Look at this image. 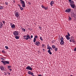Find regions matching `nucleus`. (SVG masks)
I'll return each mask as SVG.
<instances>
[{"instance_id": "1", "label": "nucleus", "mask_w": 76, "mask_h": 76, "mask_svg": "<svg viewBox=\"0 0 76 76\" xmlns=\"http://www.w3.org/2000/svg\"><path fill=\"white\" fill-rule=\"evenodd\" d=\"M1 62L2 63L4 64V65H6V64H9L10 62L9 61H1Z\"/></svg>"}, {"instance_id": "2", "label": "nucleus", "mask_w": 76, "mask_h": 76, "mask_svg": "<svg viewBox=\"0 0 76 76\" xmlns=\"http://www.w3.org/2000/svg\"><path fill=\"white\" fill-rule=\"evenodd\" d=\"M47 49H49V50H48V53H49V54H50V55H51V54H52V53L51 52L50 49H51V50H52V48L51 47H50V48H47Z\"/></svg>"}, {"instance_id": "3", "label": "nucleus", "mask_w": 76, "mask_h": 76, "mask_svg": "<svg viewBox=\"0 0 76 76\" xmlns=\"http://www.w3.org/2000/svg\"><path fill=\"white\" fill-rule=\"evenodd\" d=\"M20 3L22 4L23 7H25V1H20Z\"/></svg>"}, {"instance_id": "4", "label": "nucleus", "mask_w": 76, "mask_h": 76, "mask_svg": "<svg viewBox=\"0 0 76 76\" xmlns=\"http://www.w3.org/2000/svg\"><path fill=\"white\" fill-rule=\"evenodd\" d=\"M13 34L15 36H18L19 35L18 31H15L13 32Z\"/></svg>"}, {"instance_id": "5", "label": "nucleus", "mask_w": 76, "mask_h": 76, "mask_svg": "<svg viewBox=\"0 0 76 76\" xmlns=\"http://www.w3.org/2000/svg\"><path fill=\"white\" fill-rule=\"evenodd\" d=\"M71 16L72 17V18L75 17V14H74V12L73 11H72L71 12Z\"/></svg>"}, {"instance_id": "6", "label": "nucleus", "mask_w": 76, "mask_h": 76, "mask_svg": "<svg viewBox=\"0 0 76 76\" xmlns=\"http://www.w3.org/2000/svg\"><path fill=\"white\" fill-rule=\"evenodd\" d=\"M69 41L70 42H75V41H74V39L72 37L70 38Z\"/></svg>"}, {"instance_id": "7", "label": "nucleus", "mask_w": 76, "mask_h": 76, "mask_svg": "<svg viewBox=\"0 0 76 76\" xmlns=\"http://www.w3.org/2000/svg\"><path fill=\"white\" fill-rule=\"evenodd\" d=\"M15 15L17 17H19V12H15Z\"/></svg>"}, {"instance_id": "8", "label": "nucleus", "mask_w": 76, "mask_h": 76, "mask_svg": "<svg viewBox=\"0 0 76 76\" xmlns=\"http://www.w3.org/2000/svg\"><path fill=\"white\" fill-rule=\"evenodd\" d=\"M26 69L27 70H32V68L29 66H28L26 67Z\"/></svg>"}, {"instance_id": "9", "label": "nucleus", "mask_w": 76, "mask_h": 76, "mask_svg": "<svg viewBox=\"0 0 76 76\" xmlns=\"http://www.w3.org/2000/svg\"><path fill=\"white\" fill-rule=\"evenodd\" d=\"M0 68L1 69V70L2 71H4V70H5V68L3 67V66H0Z\"/></svg>"}, {"instance_id": "10", "label": "nucleus", "mask_w": 76, "mask_h": 76, "mask_svg": "<svg viewBox=\"0 0 76 76\" xmlns=\"http://www.w3.org/2000/svg\"><path fill=\"white\" fill-rule=\"evenodd\" d=\"M30 38V36H29V34H27V37L26 38H24V39H26V40H28V39Z\"/></svg>"}, {"instance_id": "11", "label": "nucleus", "mask_w": 76, "mask_h": 76, "mask_svg": "<svg viewBox=\"0 0 76 76\" xmlns=\"http://www.w3.org/2000/svg\"><path fill=\"white\" fill-rule=\"evenodd\" d=\"M65 12H66L67 13H69L71 12V9H68L67 10H66L65 11Z\"/></svg>"}, {"instance_id": "12", "label": "nucleus", "mask_w": 76, "mask_h": 76, "mask_svg": "<svg viewBox=\"0 0 76 76\" xmlns=\"http://www.w3.org/2000/svg\"><path fill=\"white\" fill-rule=\"evenodd\" d=\"M40 44H41V43H40L39 42H36L35 44V45H36L39 46L40 45Z\"/></svg>"}, {"instance_id": "13", "label": "nucleus", "mask_w": 76, "mask_h": 76, "mask_svg": "<svg viewBox=\"0 0 76 76\" xmlns=\"http://www.w3.org/2000/svg\"><path fill=\"white\" fill-rule=\"evenodd\" d=\"M66 39H67V40H69V39H70V37L68 36V35H66Z\"/></svg>"}, {"instance_id": "14", "label": "nucleus", "mask_w": 76, "mask_h": 76, "mask_svg": "<svg viewBox=\"0 0 76 76\" xmlns=\"http://www.w3.org/2000/svg\"><path fill=\"white\" fill-rule=\"evenodd\" d=\"M70 5L71 6V7L73 9H75V8L76 7L75 4H73V5Z\"/></svg>"}, {"instance_id": "15", "label": "nucleus", "mask_w": 76, "mask_h": 76, "mask_svg": "<svg viewBox=\"0 0 76 76\" xmlns=\"http://www.w3.org/2000/svg\"><path fill=\"white\" fill-rule=\"evenodd\" d=\"M50 4L51 6H53V5L54 4V2L53 1H51Z\"/></svg>"}, {"instance_id": "16", "label": "nucleus", "mask_w": 76, "mask_h": 76, "mask_svg": "<svg viewBox=\"0 0 76 76\" xmlns=\"http://www.w3.org/2000/svg\"><path fill=\"white\" fill-rule=\"evenodd\" d=\"M11 27L12 28V29H13V28H15L16 27H15V25L13 24L11 25Z\"/></svg>"}, {"instance_id": "17", "label": "nucleus", "mask_w": 76, "mask_h": 76, "mask_svg": "<svg viewBox=\"0 0 76 76\" xmlns=\"http://www.w3.org/2000/svg\"><path fill=\"white\" fill-rule=\"evenodd\" d=\"M70 5H72L74 4V1H72L71 2H70Z\"/></svg>"}, {"instance_id": "18", "label": "nucleus", "mask_w": 76, "mask_h": 76, "mask_svg": "<svg viewBox=\"0 0 76 76\" xmlns=\"http://www.w3.org/2000/svg\"><path fill=\"white\" fill-rule=\"evenodd\" d=\"M64 43V41H61L60 42V44H61V45H63Z\"/></svg>"}, {"instance_id": "19", "label": "nucleus", "mask_w": 76, "mask_h": 76, "mask_svg": "<svg viewBox=\"0 0 76 76\" xmlns=\"http://www.w3.org/2000/svg\"><path fill=\"white\" fill-rule=\"evenodd\" d=\"M52 47L53 49H54L55 48H56V46L55 45H52Z\"/></svg>"}, {"instance_id": "20", "label": "nucleus", "mask_w": 76, "mask_h": 76, "mask_svg": "<svg viewBox=\"0 0 76 76\" xmlns=\"http://www.w3.org/2000/svg\"><path fill=\"white\" fill-rule=\"evenodd\" d=\"M3 27V23H0V28H2Z\"/></svg>"}, {"instance_id": "21", "label": "nucleus", "mask_w": 76, "mask_h": 76, "mask_svg": "<svg viewBox=\"0 0 76 76\" xmlns=\"http://www.w3.org/2000/svg\"><path fill=\"white\" fill-rule=\"evenodd\" d=\"M61 41H64V39H63V37H61Z\"/></svg>"}, {"instance_id": "22", "label": "nucleus", "mask_w": 76, "mask_h": 76, "mask_svg": "<svg viewBox=\"0 0 76 76\" xmlns=\"http://www.w3.org/2000/svg\"><path fill=\"white\" fill-rule=\"evenodd\" d=\"M15 38L16 39H18L19 38V37L18 36H16Z\"/></svg>"}, {"instance_id": "23", "label": "nucleus", "mask_w": 76, "mask_h": 76, "mask_svg": "<svg viewBox=\"0 0 76 76\" xmlns=\"http://www.w3.org/2000/svg\"><path fill=\"white\" fill-rule=\"evenodd\" d=\"M55 50L56 51H57L58 50V48H56L55 49Z\"/></svg>"}, {"instance_id": "24", "label": "nucleus", "mask_w": 76, "mask_h": 76, "mask_svg": "<svg viewBox=\"0 0 76 76\" xmlns=\"http://www.w3.org/2000/svg\"><path fill=\"white\" fill-rule=\"evenodd\" d=\"M11 67H12V66H8V68L9 69H11Z\"/></svg>"}, {"instance_id": "25", "label": "nucleus", "mask_w": 76, "mask_h": 76, "mask_svg": "<svg viewBox=\"0 0 76 76\" xmlns=\"http://www.w3.org/2000/svg\"><path fill=\"white\" fill-rule=\"evenodd\" d=\"M34 38L35 39H37V38H38V36H35Z\"/></svg>"}, {"instance_id": "26", "label": "nucleus", "mask_w": 76, "mask_h": 76, "mask_svg": "<svg viewBox=\"0 0 76 76\" xmlns=\"http://www.w3.org/2000/svg\"><path fill=\"white\" fill-rule=\"evenodd\" d=\"M69 20H72V18H70V17H69Z\"/></svg>"}, {"instance_id": "27", "label": "nucleus", "mask_w": 76, "mask_h": 76, "mask_svg": "<svg viewBox=\"0 0 76 76\" xmlns=\"http://www.w3.org/2000/svg\"><path fill=\"white\" fill-rule=\"evenodd\" d=\"M20 9L21 10H23V8L22 7H20Z\"/></svg>"}, {"instance_id": "28", "label": "nucleus", "mask_w": 76, "mask_h": 76, "mask_svg": "<svg viewBox=\"0 0 76 76\" xmlns=\"http://www.w3.org/2000/svg\"><path fill=\"white\" fill-rule=\"evenodd\" d=\"M22 31H24V32H25V31H26V30H25V29L23 28H22Z\"/></svg>"}, {"instance_id": "29", "label": "nucleus", "mask_w": 76, "mask_h": 76, "mask_svg": "<svg viewBox=\"0 0 76 76\" xmlns=\"http://www.w3.org/2000/svg\"><path fill=\"white\" fill-rule=\"evenodd\" d=\"M40 39L41 40V41H43V39H42V37H40Z\"/></svg>"}, {"instance_id": "30", "label": "nucleus", "mask_w": 76, "mask_h": 76, "mask_svg": "<svg viewBox=\"0 0 76 76\" xmlns=\"http://www.w3.org/2000/svg\"><path fill=\"white\" fill-rule=\"evenodd\" d=\"M33 41L34 42H35V41H36V39H35L34 38V40H33Z\"/></svg>"}, {"instance_id": "31", "label": "nucleus", "mask_w": 76, "mask_h": 76, "mask_svg": "<svg viewBox=\"0 0 76 76\" xmlns=\"http://www.w3.org/2000/svg\"><path fill=\"white\" fill-rule=\"evenodd\" d=\"M67 34H68V35H67L68 36L70 37V34L68 32Z\"/></svg>"}, {"instance_id": "32", "label": "nucleus", "mask_w": 76, "mask_h": 76, "mask_svg": "<svg viewBox=\"0 0 76 76\" xmlns=\"http://www.w3.org/2000/svg\"><path fill=\"white\" fill-rule=\"evenodd\" d=\"M1 9H3V7H2V6L0 7V10H1Z\"/></svg>"}, {"instance_id": "33", "label": "nucleus", "mask_w": 76, "mask_h": 76, "mask_svg": "<svg viewBox=\"0 0 76 76\" xmlns=\"http://www.w3.org/2000/svg\"><path fill=\"white\" fill-rule=\"evenodd\" d=\"M5 48H6V49H8V47H7V46H5Z\"/></svg>"}, {"instance_id": "34", "label": "nucleus", "mask_w": 76, "mask_h": 76, "mask_svg": "<svg viewBox=\"0 0 76 76\" xmlns=\"http://www.w3.org/2000/svg\"><path fill=\"white\" fill-rule=\"evenodd\" d=\"M31 71H29L28 72V74H29V75H31Z\"/></svg>"}, {"instance_id": "35", "label": "nucleus", "mask_w": 76, "mask_h": 76, "mask_svg": "<svg viewBox=\"0 0 76 76\" xmlns=\"http://www.w3.org/2000/svg\"><path fill=\"white\" fill-rule=\"evenodd\" d=\"M2 22L3 23V24H5V21H2Z\"/></svg>"}, {"instance_id": "36", "label": "nucleus", "mask_w": 76, "mask_h": 76, "mask_svg": "<svg viewBox=\"0 0 76 76\" xmlns=\"http://www.w3.org/2000/svg\"><path fill=\"white\" fill-rule=\"evenodd\" d=\"M45 45H44V44H42V48H44V47Z\"/></svg>"}, {"instance_id": "37", "label": "nucleus", "mask_w": 76, "mask_h": 76, "mask_svg": "<svg viewBox=\"0 0 76 76\" xmlns=\"http://www.w3.org/2000/svg\"><path fill=\"white\" fill-rule=\"evenodd\" d=\"M31 75H34V73L32 72H31V74H30Z\"/></svg>"}, {"instance_id": "38", "label": "nucleus", "mask_w": 76, "mask_h": 76, "mask_svg": "<svg viewBox=\"0 0 76 76\" xmlns=\"http://www.w3.org/2000/svg\"><path fill=\"white\" fill-rule=\"evenodd\" d=\"M5 4H6L7 5H8V3H7V2H5Z\"/></svg>"}, {"instance_id": "39", "label": "nucleus", "mask_w": 76, "mask_h": 76, "mask_svg": "<svg viewBox=\"0 0 76 76\" xmlns=\"http://www.w3.org/2000/svg\"><path fill=\"white\" fill-rule=\"evenodd\" d=\"M50 46H49V45H48V48H50Z\"/></svg>"}, {"instance_id": "40", "label": "nucleus", "mask_w": 76, "mask_h": 76, "mask_svg": "<svg viewBox=\"0 0 76 76\" xmlns=\"http://www.w3.org/2000/svg\"><path fill=\"white\" fill-rule=\"evenodd\" d=\"M42 8H44V7H44V6H43L42 5Z\"/></svg>"}, {"instance_id": "41", "label": "nucleus", "mask_w": 76, "mask_h": 76, "mask_svg": "<svg viewBox=\"0 0 76 76\" xmlns=\"http://www.w3.org/2000/svg\"><path fill=\"white\" fill-rule=\"evenodd\" d=\"M54 42H55V40H53V41H52V43H54Z\"/></svg>"}, {"instance_id": "42", "label": "nucleus", "mask_w": 76, "mask_h": 76, "mask_svg": "<svg viewBox=\"0 0 76 76\" xmlns=\"http://www.w3.org/2000/svg\"><path fill=\"white\" fill-rule=\"evenodd\" d=\"M44 9H45V10H47V8L45 7H44Z\"/></svg>"}, {"instance_id": "43", "label": "nucleus", "mask_w": 76, "mask_h": 76, "mask_svg": "<svg viewBox=\"0 0 76 76\" xmlns=\"http://www.w3.org/2000/svg\"><path fill=\"white\" fill-rule=\"evenodd\" d=\"M42 50L44 52V51H45V50L44 49H43Z\"/></svg>"}, {"instance_id": "44", "label": "nucleus", "mask_w": 76, "mask_h": 76, "mask_svg": "<svg viewBox=\"0 0 76 76\" xmlns=\"http://www.w3.org/2000/svg\"><path fill=\"white\" fill-rule=\"evenodd\" d=\"M31 38H33V36L31 35Z\"/></svg>"}, {"instance_id": "45", "label": "nucleus", "mask_w": 76, "mask_h": 76, "mask_svg": "<svg viewBox=\"0 0 76 76\" xmlns=\"http://www.w3.org/2000/svg\"><path fill=\"white\" fill-rule=\"evenodd\" d=\"M74 51H76V48H75L74 49Z\"/></svg>"}, {"instance_id": "46", "label": "nucleus", "mask_w": 76, "mask_h": 76, "mask_svg": "<svg viewBox=\"0 0 76 76\" xmlns=\"http://www.w3.org/2000/svg\"><path fill=\"white\" fill-rule=\"evenodd\" d=\"M38 76H43L42 75H39Z\"/></svg>"}, {"instance_id": "47", "label": "nucleus", "mask_w": 76, "mask_h": 76, "mask_svg": "<svg viewBox=\"0 0 76 76\" xmlns=\"http://www.w3.org/2000/svg\"><path fill=\"white\" fill-rule=\"evenodd\" d=\"M25 36V38H26H26H27V35H26V36Z\"/></svg>"}, {"instance_id": "48", "label": "nucleus", "mask_w": 76, "mask_h": 76, "mask_svg": "<svg viewBox=\"0 0 76 76\" xmlns=\"http://www.w3.org/2000/svg\"><path fill=\"white\" fill-rule=\"evenodd\" d=\"M2 53H4L5 52L4 51H3V50H2Z\"/></svg>"}, {"instance_id": "49", "label": "nucleus", "mask_w": 76, "mask_h": 76, "mask_svg": "<svg viewBox=\"0 0 76 76\" xmlns=\"http://www.w3.org/2000/svg\"><path fill=\"white\" fill-rule=\"evenodd\" d=\"M9 70H10V72H11V71H12V69H9Z\"/></svg>"}, {"instance_id": "50", "label": "nucleus", "mask_w": 76, "mask_h": 76, "mask_svg": "<svg viewBox=\"0 0 76 76\" xmlns=\"http://www.w3.org/2000/svg\"><path fill=\"white\" fill-rule=\"evenodd\" d=\"M69 1L70 2V1H72V0H69Z\"/></svg>"}, {"instance_id": "51", "label": "nucleus", "mask_w": 76, "mask_h": 76, "mask_svg": "<svg viewBox=\"0 0 76 76\" xmlns=\"http://www.w3.org/2000/svg\"><path fill=\"white\" fill-rule=\"evenodd\" d=\"M1 59H2V60H4V59H3V58H1Z\"/></svg>"}, {"instance_id": "52", "label": "nucleus", "mask_w": 76, "mask_h": 76, "mask_svg": "<svg viewBox=\"0 0 76 76\" xmlns=\"http://www.w3.org/2000/svg\"><path fill=\"white\" fill-rule=\"evenodd\" d=\"M29 39H30V40H31V38L30 37V38H29Z\"/></svg>"}, {"instance_id": "53", "label": "nucleus", "mask_w": 76, "mask_h": 76, "mask_svg": "<svg viewBox=\"0 0 76 76\" xmlns=\"http://www.w3.org/2000/svg\"><path fill=\"white\" fill-rule=\"evenodd\" d=\"M20 1H23V0H20Z\"/></svg>"}, {"instance_id": "54", "label": "nucleus", "mask_w": 76, "mask_h": 76, "mask_svg": "<svg viewBox=\"0 0 76 76\" xmlns=\"http://www.w3.org/2000/svg\"><path fill=\"white\" fill-rule=\"evenodd\" d=\"M8 74H9V75H10V73H9Z\"/></svg>"}, {"instance_id": "55", "label": "nucleus", "mask_w": 76, "mask_h": 76, "mask_svg": "<svg viewBox=\"0 0 76 76\" xmlns=\"http://www.w3.org/2000/svg\"><path fill=\"white\" fill-rule=\"evenodd\" d=\"M2 23V22L0 21V23Z\"/></svg>"}, {"instance_id": "56", "label": "nucleus", "mask_w": 76, "mask_h": 76, "mask_svg": "<svg viewBox=\"0 0 76 76\" xmlns=\"http://www.w3.org/2000/svg\"><path fill=\"white\" fill-rule=\"evenodd\" d=\"M23 37L24 38H25V36H24Z\"/></svg>"}, {"instance_id": "57", "label": "nucleus", "mask_w": 76, "mask_h": 76, "mask_svg": "<svg viewBox=\"0 0 76 76\" xmlns=\"http://www.w3.org/2000/svg\"><path fill=\"white\" fill-rule=\"evenodd\" d=\"M19 7H20V5L19 6Z\"/></svg>"}, {"instance_id": "58", "label": "nucleus", "mask_w": 76, "mask_h": 76, "mask_svg": "<svg viewBox=\"0 0 76 76\" xmlns=\"http://www.w3.org/2000/svg\"><path fill=\"white\" fill-rule=\"evenodd\" d=\"M70 76H73V75H71Z\"/></svg>"}, {"instance_id": "59", "label": "nucleus", "mask_w": 76, "mask_h": 76, "mask_svg": "<svg viewBox=\"0 0 76 76\" xmlns=\"http://www.w3.org/2000/svg\"><path fill=\"white\" fill-rule=\"evenodd\" d=\"M32 76H35V75H32Z\"/></svg>"}, {"instance_id": "60", "label": "nucleus", "mask_w": 76, "mask_h": 76, "mask_svg": "<svg viewBox=\"0 0 76 76\" xmlns=\"http://www.w3.org/2000/svg\"><path fill=\"white\" fill-rule=\"evenodd\" d=\"M39 28H41V27H39Z\"/></svg>"}, {"instance_id": "61", "label": "nucleus", "mask_w": 76, "mask_h": 76, "mask_svg": "<svg viewBox=\"0 0 76 76\" xmlns=\"http://www.w3.org/2000/svg\"><path fill=\"white\" fill-rule=\"evenodd\" d=\"M18 6H20V5H18Z\"/></svg>"}]
</instances>
